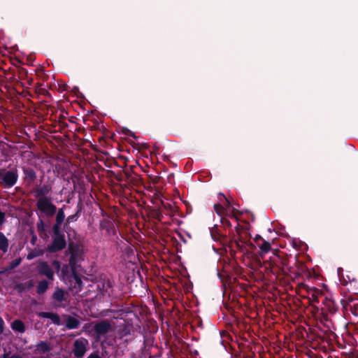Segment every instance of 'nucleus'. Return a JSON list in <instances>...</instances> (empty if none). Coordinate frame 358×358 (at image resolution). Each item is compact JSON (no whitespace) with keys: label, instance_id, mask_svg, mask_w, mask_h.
Instances as JSON below:
<instances>
[{"label":"nucleus","instance_id":"obj_1","mask_svg":"<svg viewBox=\"0 0 358 358\" xmlns=\"http://www.w3.org/2000/svg\"><path fill=\"white\" fill-rule=\"evenodd\" d=\"M134 330L132 324L124 323L119 326L115 338V343H118V348L115 351V355H123L129 343L134 339Z\"/></svg>","mask_w":358,"mask_h":358},{"label":"nucleus","instance_id":"obj_2","mask_svg":"<svg viewBox=\"0 0 358 358\" xmlns=\"http://www.w3.org/2000/svg\"><path fill=\"white\" fill-rule=\"evenodd\" d=\"M269 267L271 272L275 275H288L294 273L292 268L289 266V259L277 255L269 260Z\"/></svg>","mask_w":358,"mask_h":358},{"label":"nucleus","instance_id":"obj_3","mask_svg":"<svg viewBox=\"0 0 358 358\" xmlns=\"http://www.w3.org/2000/svg\"><path fill=\"white\" fill-rule=\"evenodd\" d=\"M52 239L45 250L49 253H56L66 248L67 243L62 230H52Z\"/></svg>","mask_w":358,"mask_h":358},{"label":"nucleus","instance_id":"obj_4","mask_svg":"<svg viewBox=\"0 0 358 358\" xmlns=\"http://www.w3.org/2000/svg\"><path fill=\"white\" fill-rule=\"evenodd\" d=\"M18 180V171L13 168L7 171L0 168V183L6 189L13 187Z\"/></svg>","mask_w":358,"mask_h":358},{"label":"nucleus","instance_id":"obj_5","mask_svg":"<svg viewBox=\"0 0 358 358\" xmlns=\"http://www.w3.org/2000/svg\"><path fill=\"white\" fill-rule=\"evenodd\" d=\"M68 250L70 254L69 266L71 270H76L78 262L83 260V251L80 245L73 242L69 244Z\"/></svg>","mask_w":358,"mask_h":358},{"label":"nucleus","instance_id":"obj_6","mask_svg":"<svg viewBox=\"0 0 358 358\" xmlns=\"http://www.w3.org/2000/svg\"><path fill=\"white\" fill-rule=\"evenodd\" d=\"M37 209L47 217H52L57 212V206L52 203L48 197L39 198L36 202Z\"/></svg>","mask_w":358,"mask_h":358},{"label":"nucleus","instance_id":"obj_7","mask_svg":"<svg viewBox=\"0 0 358 358\" xmlns=\"http://www.w3.org/2000/svg\"><path fill=\"white\" fill-rule=\"evenodd\" d=\"M89 345L88 340L80 338L73 342L72 353L76 358H83L87 352Z\"/></svg>","mask_w":358,"mask_h":358},{"label":"nucleus","instance_id":"obj_8","mask_svg":"<svg viewBox=\"0 0 358 358\" xmlns=\"http://www.w3.org/2000/svg\"><path fill=\"white\" fill-rule=\"evenodd\" d=\"M322 303L324 305V307L322 308L324 320L327 322H331L328 314H335L338 310V306L334 300L327 298L324 299Z\"/></svg>","mask_w":358,"mask_h":358},{"label":"nucleus","instance_id":"obj_9","mask_svg":"<svg viewBox=\"0 0 358 358\" xmlns=\"http://www.w3.org/2000/svg\"><path fill=\"white\" fill-rule=\"evenodd\" d=\"M112 329L110 322L108 320H102L96 322L93 327V331L96 336L99 338L109 332Z\"/></svg>","mask_w":358,"mask_h":358},{"label":"nucleus","instance_id":"obj_10","mask_svg":"<svg viewBox=\"0 0 358 358\" xmlns=\"http://www.w3.org/2000/svg\"><path fill=\"white\" fill-rule=\"evenodd\" d=\"M38 272L40 275L46 276L50 280H54V271L47 262L41 261L39 262Z\"/></svg>","mask_w":358,"mask_h":358},{"label":"nucleus","instance_id":"obj_11","mask_svg":"<svg viewBox=\"0 0 358 358\" xmlns=\"http://www.w3.org/2000/svg\"><path fill=\"white\" fill-rule=\"evenodd\" d=\"M52 350V346L50 342L40 341L34 345V353L36 355L47 354Z\"/></svg>","mask_w":358,"mask_h":358},{"label":"nucleus","instance_id":"obj_12","mask_svg":"<svg viewBox=\"0 0 358 358\" xmlns=\"http://www.w3.org/2000/svg\"><path fill=\"white\" fill-rule=\"evenodd\" d=\"M22 169L24 173L23 180L24 182L28 185L33 183L37 178V174L34 169L29 166H22Z\"/></svg>","mask_w":358,"mask_h":358},{"label":"nucleus","instance_id":"obj_13","mask_svg":"<svg viewBox=\"0 0 358 358\" xmlns=\"http://www.w3.org/2000/svg\"><path fill=\"white\" fill-rule=\"evenodd\" d=\"M99 228L101 230H105L108 235L110 236L116 234L114 222L110 219H103L101 220Z\"/></svg>","mask_w":358,"mask_h":358},{"label":"nucleus","instance_id":"obj_14","mask_svg":"<svg viewBox=\"0 0 358 358\" xmlns=\"http://www.w3.org/2000/svg\"><path fill=\"white\" fill-rule=\"evenodd\" d=\"M64 207L65 206L57 210L55 222L52 227V230H62V225L65 220Z\"/></svg>","mask_w":358,"mask_h":358},{"label":"nucleus","instance_id":"obj_15","mask_svg":"<svg viewBox=\"0 0 358 358\" xmlns=\"http://www.w3.org/2000/svg\"><path fill=\"white\" fill-rule=\"evenodd\" d=\"M52 192V185L50 184H44L34 191V196L36 198L47 197L46 195Z\"/></svg>","mask_w":358,"mask_h":358},{"label":"nucleus","instance_id":"obj_16","mask_svg":"<svg viewBox=\"0 0 358 358\" xmlns=\"http://www.w3.org/2000/svg\"><path fill=\"white\" fill-rule=\"evenodd\" d=\"M38 315L41 318H48L52 320V322L57 325L60 324V317L57 313H51V312H40Z\"/></svg>","mask_w":358,"mask_h":358},{"label":"nucleus","instance_id":"obj_17","mask_svg":"<svg viewBox=\"0 0 358 358\" xmlns=\"http://www.w3.org/2000/svg\"><path fill=\"white\" fill-rule=\"evenodd\" d=\"M34 286V282L32 280H28L25 282H20L15 286V289L19 293L22 294L26 289H30Z\"/></svg>","mask_w":358,"mask_h":358},{"label":"nucleus","instance_id":"obj_18","mask_svg":"<svg viewBox=\"0 0 358 358\" xmlns=\"http://www.w3.org/2000/svg\"><path fill=\"white\" fill-rule=\"evenodd\" d=\"M134 166H130L129 167L126 166V169L123 171L125 176V180L131 182H137L138 175L135 174L133 171Z\"/></svg>","mask_w":358,"mask_h":358},{"label":"nucleus","instance_id":"obj_19","mask_svg":"<svg viewBox=\"0 0 358 358\" xmlns=\"http://www.w3.org/2000/svg\"><path fill=\"white\" fill-rule=\"evenodd\" d=\"M82 208H82V204L79 203L78 205V208H77L76 212L73 215L68 216L67 218L66 219V222H65L64 225V228H67L68 225L71 222H76L78 220V218L80 216Z\"/></svg>","mask_w":358,"mask_h":358},{"label":"nucleus","instance_id":"obj_20","mask_svg":"<svg viewBox=\"0 0 358 358\" xmlns=\"http://www.w3.org/2000/svg\"><path fill=\"white\" fill-rule=\"evenodd\" d=\"M72 278L74 280L73 288L76 289V292H79L83 289V283L80 277L76 273V270H71Z\"/></svg>","mask_w":358,"mask_h":358},{"label":"nucleus","instance_id":"obj_21","mask_svg":"<svg viewBox=\"0 0 358 358\" xmlns=\"http://www.w3.org/2000/svg\"><path fill=\"white\" fill-rule=\"evenodd\" d=\"M80 324L79 320L74 317L68 316L66 320V327L68 329H77Z\"/></svg>","mask_w":358,"mask_h":358},{"label":"nucleus","instance_id":"obj_22","mask_svg":"<svg viewBox=\"0 0 358 358\" xmlns=\"http://www.w3.org/2000/svg\"><path fill=\"white\" fill-rule=\"evenodd\" d=\"M258 247L260 249L259 255L263 257L265 254L270 251L271 245L268 241L262 240V242L258 244Z\"/></svg>","mask_w":358,"mask_h":358},{"label":"nucleus","instance_id":"obj_23","mask_svg":"<svg viewBox=\"0 0 358 358\" xmlns=\"http://www.w3.org/2000/svg\"><path fill=\"white\" fill-rule=\"evenodd\" d=\"M11 328L13 331L19 333H24L25 331V326L22 321L15 320L11 323Z\"/></svg>","mask_w":358,"mask_h":358},{"label":"nucleus","instance_id":"obj_24","mask_svg":"<svg viewBox=\"0 0 358 358\" xmlns=\"http://www.w3.org/2000/svg\"><path fill=\"white\" fill-rule=\"evenodd\" d=\"M8 239L3 232L0 231V250L6 253L8 251Z\"/></svg>","mask_w":358,"mask_h":358},{"label":"nucleus","instance_id":"obj_25","mask_svg":"<svg viewBox=\"0 0 358 358\" xmlns=\"http://www.w3.org/2000/svg\"><path fill=\"white\" fill-rule=\"evenodd\" d=\"M48 282L45 280H42L38 282V285L36 287V292L38 294H43L46 292L48 289Z\"/></svg>","mask_w":358,"mask_h":358},{"label":"nucleus","instance_id":"obj_26","mask_svg":"<svg viewBox=\"0 0 358 358\" xmlns=\"http://www.w3.org/2000/svg\"><path fill=\"white\" fill-rule=\"evenodd\" d=\"M52 299L58 302H62L65 300L64 292L60 288H56L52 294Z\"/></svg>","mask_w":358,"mask_h":358},{"label":"nucleus","instance_id":"obj_27","mask_svg":"<svg viewBox=\"0 0 358 358\" xmlns=\"http://www.w3.org/2000/svg\"><path fill=\"white\" fill-rule=\"evenodd\" d=\"M294 259H295V263L296 264V267H297V272L296 273V274L301 275L302 273H306L308 271V268L306 266V264L302 262H299L297 260L296 256L295 257Z\"/></svg>","mask_w":358,"mask_h":358},{"label":"nucleus","instance_id":"obj_28","mask_svg":"<svg viewBox=\"0 0 358 358\" xmlns=\"http://www.w3.org/2000/svg\"><path fill=\"white\" fill-rule=\"evenodd\" d=\"M150 215L154 219L158 221H162L163 217V212L158 208L152 209L150 210Z\"/></svg>","mask_w":358,"mask_h":358},{"label":"nucleus","instance_id":"obj_29","mask_svg":"<svg viewBox=\"0 0 358 358\" xmlns=\"http://www.w3.org/2000/svg\"><path fill=\"white\" fill-rule=\"evenodd\" d=\"M37 230L41 237L44 236H47L46 231L45 229V223L42 220H39V221L36 224Z\"/></svg>","mask_w":358,"mask_h":358},{"label":"nucleus","instance_id":"obj_30","mask_svg":"<svg viewBox=\"0 0 358 358\" xmlns=\"http://www.w3.org/2000/svg\"><path fill=\"white\" fill-rule=\"evenodd\" d=\"M21 262L22 259L20 257L14 259L13 261L9 263V265L5 268L3 271L5 272L15 268L21 264Z\"/></svg>","mask_w":358,"mask_h":358},{"label":"nucleus","instance_id":"obj_31","mask_svg":"<svg viewBox=\"0 0 358 358\" xmlns=\"http://www.w3.org/2000/svg\"><path fill=\"white\" fill-rule=\"evenodd\" d=\"M210 235L213 239L216 241H220L222 238L219 229L216 227L210 229ZM223 238L224 237L223 236Z\"/></svg>","mask_w":358,"mask_h":358},{"label":"nucleus","instance_id":"obj_32","mask_svg":"<svg viewBox=\"0 0 358 358\" xmlns=\"http://www.w3.org/2000/svg\"><path fill=\"white\" fill-rule=\"evenodd\" d=\"M5 76L10 82H13L16 80L15 76L13 73L8 72L7 70L2 69Z\"/></svg>","mask_w":358,"mask_h":358},{"label":"nucleus","instance_id":"obj_33","mask_svg":"<svg viewBox=\"0 0 358 358\" xmlns=\"http://www.w3.org/2000/svg\"><path fill=\"white\" fill-rule=\"evenodd\" d=\"M162 205L163 208L167 210L168 214H170L173 212V207L171 203H164V202L162 201Z\"/></svg>","mask_w":358,"mask_h":358},{"label":"nucleus","instance_id":"obj_34","mask_svg":"<svg viewBox=\"0 0 358 358\" xmlns=\"http://www.w3.org/2000/svg\"><path fill=\"white\" fill-rule=\"evenodd\" d=\"M234 242V244L236 247V248L241 251V252H244L245 251V245L246 243H240L237 240H234L233 241Z\"/></svg>","mask_w":358,"mask_h":358},{"label":"nucleus","instance_id":"obj_35","mask_svg":"<svg viewBox=\"0 0 358 358\" xmlns=\"http://www.w3.org/2000/svg\"><path fill=\"white\" fill-rule=\"evenodd\" d=\"M236 231L238 235V238L236 240L238 241L240 243H246L247 242L245 241H243V238L241 236V229L239 228L238 224L236 227Z\"/></svg>","mask_w":358,"mask_h":358},{"label":"nucleus","instance_id":"obj_36","mask_svg":"<svg viewBox=\"0 0 358 358\" xmlns=\"http://www.w3.org/2000/svg\"><path fill=\"white\" fill-rule=\"evenodd\" d=\"M1 358H23V357L17 353H14V354L11 355L10 356H9L8 353H4L2 355Z\"/></svg>","mask_w":358,"mask_h":358},{"label":"nucleus","instance_id":"obj_37","mask_svg":"<svg viewBox=\"0 0 358 358\" xmlns=\"http://www.w3.org/2000/svg\"><path fill=\"white\" fill-rule=\"evenodd\" d=\"M41 254L36 252L34 250H31L27 256V259L28 260H31L34 259L35 257L39 256Z\"/></svg>","mask_w":358,"mask_h":358},{"label":"nucleus","instance_id":"obj_38","mask_svg":"<svg viewBox=\"0 0 358 358\" xmlns=\"http://www.w3.org/2000/svg\"><path fill=\"white\" fill-rule=\"evenodd\" d=\"M52 266H55V268L57 271H59V269L61 268V264H60V262L58 260H53L52 262Z\"/></svg>","mask_w":358,"mask_h":358},{"label":"nucleus","instance_id":"obj_39","mask_svg":"<svg viewBox=\"0 0 358 358\" xmlns=\"http://www.w3.org/2000/svg\"><path fill=\"white\" fill-rule=\"evenodd\" d=\"M222 220V224H223L225 227H228V228H229V227H231V222H230L228 220L222 218V220Z\"/></svg>","mask_w":358,"mask_h":358},{"label":"nucleus","instance_id":"obj_40","mask_svg":"<svg viewBox=\"0 0 358 358\" xmlns=\"http://www.w3.org/2000/svg\"><path fill=\"white\" fill-rule=\"evenodd\" d=\"M4 325H5L4 321L2 319V317L0 316V335L1 334H3V332L4 331Z\"/></svg>","mask_w":358,"mask_h":358},{"label":"nucleus","instance_id":"obj_41","mask_svg":"<svg viewBox=\"0 0 358 358\" xmlns=\"http://www.w3.org/2000/svg\"><path fill=\"white\" fill-rule=\"evenodd\" d=\"M69 267H70L69 264V265H67V264L64 265L63 267L62 268V274L66 275L68 273V271H69Z\"/></svg>","mask_w":358,"mask_h":358},{"label":"nucleus","instance_id":"obj_42","mask_svg":"<svg viewBox=\"0 0 358 358\" xmlns=\"http://www.w3.org/2000/svg\"><path fill=\"white\" fill-rule=\"evenodd\" d=\"M87 358H101L98 352L91 353Z\"/></svg>","mask_w":358,"mask_h":358},{"label":"nucleus","instance_id":"obj_43","mask_svg":"<svg viewBox=\"0 0 358 358\" xmlns=\"http://www.w3.org/2000/svg\"><path fill=\"white\" fill-rule=\"evenodd\" d=\"M214 208L216 213L220 214V211L222 210V206L220 204H215Z\"/></svg>","mask_w":358,"mask_h":358},{"label":"nucleus","instance_id":"obj_44","mask_svg":"<svg viewBox=\"0 0 358 358\" xmlns=\"http://www.w3.org/2000/svg\"><path fill=\"white\" fill-rule=\"evenodd\" d=\"M254 240H255V242L256 243V244L258 245V244L260 243L259 241L262 242V240H264V239L262 238V236L260 235H256Z\"/></svg>","mask_w":358,"mask_h":358},{"label":"nucleus","instance_id":"obj_45","mask_svg":"<svg viewBox=\"0 0 358 358\" xmlns=\"http://www.w3.org/2000/svg\"><path fill=\"white\" fill-rule=\"evenodd\" d=\"M36 241H37V236L36 234H34V232H32V236H31V241H30L31 244L34 245Z\"/></svg>","mask_w":358,"mask_h":358},{"label":"nucleus","instance_id":"obj_46","mask_svg":"<svg viewBox=\"0 0 358 358\" xmlns=\"http://www.w3.org/2000/svg\"><path fill=\"white\" fill-rule=\"evenodd\" d=\"M312 297H313L314 301H315L317 302H319V299H318L317 295H315V294H312Z\"/></svg>","mask_w":358,"mask_h":358},{"label":"nucleus","instance_id":"obj_47","mask_svg":"<svg viewBox=\"0 0 358 358\" xmlns=\"http://www.w3.org/2000/svg\"><path fill=\"white\" fill-rule=\"evenodd\" d=\"M127 134L130 135L131 136L134 137V138H136V136L134 134V133H133L132 131L128 130V133Z\"/></svg>","mask_w":358,"mask_h":358},{"label":"nucleus","instance_id":"obj_48","mask_svg":"<svg viewBox=\"0 0 358 358\" xmlns=\"http://www.w3.org/2000/svg\"><path fill=\"white\" fill-rule=\"evenodd\" d=\"M224 197L225 200L227 201V202L228 205H229H229H231V203H230L229 201V200H228V199H227L224 196Z\"/></svg>","mask_w":358,"mask_h":358},{"label":"nucleus","instance_id":"obj_49","mask_svg":"<svg viewBox=\"0 0 358 358\" xmlns=\"http://www.w3.org/2000/svg\"><path fill=\"white\" fill-rule=\"evenodd\" d=\"M22 73H23L24 74H26L27 73V71L25 69H22Z\"/></svg>","mask_w":358,"mask_h":358},{"label":"nucleus","instance_id":"obj_50","mask_svg":"<svg viewBox=\"0 0 358 358\" xmlns=\"http://www.w3.org/2000/svg\"><path fill=\"white\" fill-rule=\"evenodd\" d=\"M352 313H353V314H355V315H357V313L356 311H352Z\"/></svg>","mask_w":358,"mask_h":358},{"label":"nucleus","instance_id":"obj_51","mask_svg":"<svg viewBox=\"0 0 358 358\" xmlns=\"http://www.w3.org/2000/svg\"><path fill=\"white\" fill-rule=\"evenodd\" d=\"M173 176V173H171V174L169 176V177H168V178H169L171 176Z\"/></svg>","mask_w":358,"mask_h":358},{"label":"nucleus","instance_id":"obj_52","mask_svg":"<svg viewBox=\"0 0 358 358\" xmlns=\"http://www.w3.org/2000/svg\"><path fill=\"white\" fill-rule=\"evenodd\" d=\"M3 273H4V271H0V274Z\"/></svg>","mask_w":358,"mask_h":358},{"label":"nucleus","instance_id":"obj_53","mask_svg":"<svg viewBox=\"0 0 358 358\" xmlns=\"http://www.w3.org/2000/svg\"><path fill=\"white\" fill-rule=\"evenodd\" d=\"M38 358H43V357H38Z\"/></svg>","mask_w":358,"mask_h":358}]
</instances>
